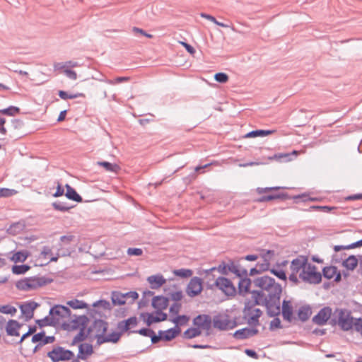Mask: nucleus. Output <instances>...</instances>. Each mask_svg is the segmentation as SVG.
I'll list each match as a JSON object with an SVG mask.
<instances>
[{
    "label": "nucleus",
    "mask_w": 362,
    "mask_h": 362,
    "mask_svg": "<svg viewBox=\"0 0 362 362\" xmlns=\"http://www.w3.org/2000/svg\"><path fill=\"white\" fill-rule=\"evenodd\" d=\"M254 285L260 289L252 293L255 305L265 306L270 316L278 315L281 312V285L268 276L257 278L254 280Z\"/></svg>",
    "instance_id": "nucleus-1"
},
{
    "label": "nucleus",
    "mask_w": 362,
    "mask_h": 362,
    "mask_svg": "<svg viewBox=\"0 0 362 362\" xmlns=\"http://www.w3.org/2000/svg\"><path fill=\"white\" fill-rule=\"evenodd\" d=\"M290 269L289 280L296 284L298 282V278L303 281L313 284L321 282V273L315 265L308 262V259L305 256H298L293 259L291 262Z\"/></svg>",
    "instance_id": "nucleus-2"
},
{
    "label": "nucleus",
    "mask_w": 362,
    "mask_h": 362,
    "mask_svg": "<svg viewBox=\"0 0 362 362\" xmlns=\"http://www.w3.org/2000/svg\"><path fill=\"white\" fill-rule=\"evenodd\" d=\"M108 323L103 320H95L91 325L86 329V338L89 337L96 340L98 345L105 343H116L119 341L121 334L117 332L107 333Z\"/></svg>",
    "instance_id": "nucleus-3"
},
{
    "label": "nucleus",
    "mask_w": 362,
    "mask_h": 362,
    "mask_svg": "<svg viewBox=\"0 0 362 362\" xmlns=\"http://www.w3.org/2000/svg\"><path fill=\"white\" fill-rule=\"evenodd\" d=\"M90 322V319L86 315H75L71 313V317L63 327V330L74 332L79 330L78 333L74 337L72 344H76L86 339V329Z\"/></svg>",
    "instance_id": "nucleus-4"
},
{
    "label": "nucleus",
    "mask_w": 362,
    "mask_h": 362,
    "mask_svg": "<svg viewBox=\"0 0 362 362\" xmlns=\"http://www.w3.org/2000/svg\"><path fill=\"white\" fill-rule=\"evenodd\" d=\"M71 313L72 312L68 307L55 305L50 309L47 320L49 325L62 329L69 318L71 317Z\"/></svg>",
    "instance_id": "nucleus-5"
},
{
    "label": "nucleus",
    "mask_w": 362,
    "mask_h": 362,
    "mask_svg": "<svg viewBox=\"0 0 362 362\" xmlns=\"http://www.w3.org/2000/svg\"><path fill=\"white\" fill-rule=\"evenodd\" d=\"M358 318L354 317L347 309L337 308L334 312V320L342 330L349 331L356 328Z\"/></svg>",
    "instance_id": "nucleus-6"
},
{
    "label": "nucleus",
    "mask_w": 362,
    "mask_h": 362,
    "mask_svg": "<svg viewBox=\"0 0 362 362\" xmlns=\"http://www.w3.org/2000/svg\"><path fill=\"white\" fill-rule=\"evenodd\" d=\"M45 284V281L42 278L32 277L25 278L18 281L16 286L18 289L23 291H32L42 287Z\"/></svg>",
    "instance_id": "nucleus-7"
},
{
    "label": "nucleus",
    "mask_w": 362,
    "mask_h": 362,
    "mask_svg": "<svg viewBox=\"0 0 362 362\" xmlns=\"http://www.w3.org/2000/svg\"><path fill=\"white\" fill-rule=\"evenodd\" d=\"M112 309L111 304L105 300H98L93 304V309H88V313L92 317L100 316L103 317L107 312H110Z\"/></svg>",
    "instance_id": "nucleus-8"
},
{
    "label": "nucleus",
    "mask_w": 362,
    "mask_h": 362,
    "mask_svg": "<svg viewBox=\"0 0 362 362\" xmlns=\"http://www.w3.org/2000/svg\"><path fill=\"white\" fill-rule=\"evenodd\" d=\"M30 337V334L26 333L23 335L21 341V351L25 357L30 356L35 353L39 348V344H35L31 340L28 339Z\"/></svg>",
    "instance_id": "nucleus-9"
},
{
    "label": "nucleus",
    "mask_w": 362,
    "mask_h": 362,
    "mask_svg": "<svg viewBox=\"0 0 362 362\" xmlns=\"http://www.w3.org/2000/svg\"><path fill=\"white\" fill-rule=\"evenodd\" d=\"M214 327L220 330H226L233 327V322L229 320L227 315L220 314L215 316L213 319Z\"/></svg>",
    "instance_id": "nucleus-10"
},
{
    "label": "nucleus",
    "mask_w": 362,
    "mask_h": 362,
    "mask_svg": "<svg viewBox=\"0 0 362 362\" xmlns=\"http://www.w3.org/2000/svg\"><path fill=\"white\" fill-rule=\"evenodd\" d=\"M180 332V329L178 327L169 329L165 331H159L158 336L152 337V342L156 343L159 340L170 341L176 337Z\"/></svg>",
    "instance_id": "nucleus-11"
},
{
    "label": "nucleus",
    "mask_w": 362,
    "mask_h": 362,
    "mask_svg": "<svg viewBox=\"0 0 362 362\" xmlns=\"http://www.w3.org/2000/svg\"><path fill=\"white\" fill-rule=\"evenodd\" d=\"M215 285L226 295H233L235 293L233 284L227 278L218 277L215 281Z\"/></svg>",
    "instance_id": "nucleus-12"
},
{
    "label": "nucleus",
    "mask_w": 362,
    "mask_h": 362,
    "mask_svg": "<svg viewBox=\"0 0 362 362\" xmlns=\"http://www.w3.org/2000/svg\"><path fill=\"white\" fill-rule=\"evenodd\" d=\"M58 257H53L52 250L48 247H45L39 255L36 264L43 266L47 264L50 262H56Z\"/></svg>",
    "instance_id": "nucleus-13"
},
{
    "label": "nucleus",
    "mask_w": 362,
    "mask_h": 362,
    "mask_svg": "<svg viewBox=\"0 0 362 362\" xmlns=\"http://www.w3.org/2000/svg\"><path fill=\"white\" fill-rule=\"evenodd\" d=\"M202 291V281L198 277L192 278L187 288V293L189 296H195Z\"/></svg>",
    "instance_id": "nucleus-14"
},
{
    "label": "nucleus",
    "mask_w": 362,
    "mask_h": 362,
    "mask_svg": "<svg viewBox=\"0 0 362 362\" xmlns=\"http://www.w3.org/2000/svg\"><path fill=\"white\" fill-rule=\"evenodd\" d=\"M332 310L329 307H325L321 309L318 313L313 317V322L317 325H325L330 318Z\"/></svg>",
    "instance_id": "nucleus-15"
},
{
    "label": "nucleus",
    "mask_w": 362,
    "mask_h": 362,
    "mask_svg": "<svg viewBox=\"0 0 362 362\" xmlns=\"http://www.w3.org/2000/svg\"><path fill=\"white\" fill-rule=\"evenodd\" d=\"M38 304L34 301H30L21 305V310L25 320H29L33 317L34 310L37 308Z\"/></svg>",
    "instance_id": "nucleus-16"
},
{
    "label": "nucleus",
    "mask_w": 362,
    "mask_h": 362,
    "mask_svg": "<svg viewBox=\"0 0 362 362\" xmlns=\"http://www.w3.org/2000/svg\"><path fill=\"white\" fill-rule=\"evenodd\" d=\"M48 355L53 361L56 362L69 359L72 354L69 351H65L59 348L52 350Z\"/></svg>",
    "instance_id": "nucleus-17"
},
{
    "label": "nucleus",
    "mask_w": 362,
    "mask_h": 362,
    "mask_svg": "<svg viewBox=\"0 0 362 362\" xmlns=\"http://www.w3.org/2000/svg\"><path fill=\"white\" fill-rule=\"evenodd\" d=\"M324 276L329 280L339 282L341 280V274L334 266L326 267L323 269Z\"/></svg>",
    "instance_id": "nucleus-18"
},
{
    "label": "nucleus",
    "mask_w": 362,
    "mask_h": 362,
    "mask_svg": "<svg viewBox=\"0 0 362 362\" xmlns=\"http://www.w3.org/2000/svg\"><path fill=\"white\" fill-rule=\"evenodd\" d=\"M194 325L201 330H208L211 325V317L208 315H199L194 320Z\"/></svg>",
    "instance_id": "nucleus-19"
},
{
    "label": "nucleus",
    "mask_w": 362,
    "mask_h": 362,
    "mask_svg": "<svg viewBox=\"0 0 362 362\" xmlns=\"http://www.w3.org/2000/svg\"><path fill=\"white\" fill-rule=\"evenodd\" d=\"M244 313L252 322H256L262 315V311L259 308H256L255 305H250V303L245 305Z\"/></svg>",
    "instance_id": "nucleus-20"
},
{
    "label": "nucleus",
    "mask_w": 362,
    "mask_h": 362,
    "mask_svg": "<svg viewBox=\"0 0 362 362\" xmlns=\"http://www.w3.org/2000/svg\"><path fill=\"white\" fill-rule=\"evenodd\" d=\"M146 322L148 325L164 321L167 318V315L163 311H159L158 310H156V311L153 313H146Z\"/></svg>",
    "instance_id": "nucleus-21"
},
{
    "label": "nucleus",
    "mask_w": 362,
    "mask_h": 362,
    "mask_svg": "<svg viewBox=\"0 0 362 362\" xmlns=\"http://www.w3.org/2000/svg\"><path fill=\"white\" fill-rule=\"evenodd\" d=\"M148 282L151 288H158L163 286L165 282V279L160 274L152 275L148 277Z\"/></svg>",
    "instance_id": "nucleus-22"
},
{
    "label": "nucleus",
    "mask_w": 362,
    "mask_h": 362,
    "mask_svg": "<svg viewBox=\"0 0 362 362\" xmlns=\"http://www.w3.org/2000/svg\"><path fill=\"white\" fill-rule=\"evenodd\" d=\"M168 305V300L163 296H156L152 300V306L159 311L165 310Z\"/></svg>",
    "instance_id": "nucleus-23"
},
{
    "label": "nucleus",
    "mask_w": 362,
    "mask_h": 362,
    "mask_svg": "<svg viewBox=\"0 0 362 362\" xmlns=\"http://www.w3.org/2000/svg\"><path fill=\"white\" fill-rule=\"evenodd\" d=\"M66 305L74 310H88L89 305L83 300L76 298L68 300Z\"/></svg>",
    "instance_id": "nucleus-24"
},
{
    "label": "nucleus",
    "mask_w": 362,
    "mask_h": 362,
    "mask_svg": "<svg viewBox=\"0 0 362 362\" xmlns=\"http://www.w3.org/2000/svg\"><path fill=\"white\" fill-rule=\"evenodd\" d=\"M282 315L286 320L290 321L293 317V307L291 301L284 300L282 303Z\"/></svg>",
    "instance_id": "nucleus-25"
},
{
    "label": "nucleus",
    "mask_w": 362,
    "mask_h": 362,
    "mask_svg": "<svg viewBox=\"0 0 362 362\" xmlns=\"http://www.w3.org/2000/svg\"><path fill=\"white\" fill-rule=\"evenodd\" d=\"M137 324V319L135 317H130L127 320L122 321L118 324V329L121 332H126L132 327H134Z\"/></svg>",
    "instance_id": "nucleus-26"
},
{
    "label": "nucleus",
    "mask_w": 362,
    "mask_h": 362,
    "mask_svg": "<svg viewBox=\"0 0 362 362\" xmlns=\"http://www.w3.org/2000/svg\"><path fill=\"white\" fill-rule=\"evenodd\" d=\"M98 165L103 167L107 172L118 173L121 168L117 163H112L107 161H99L97 163Z\"/></svg>",
    "instance_id": "nucleus-27"
},
{
    "label": "nucleus",
    "mask_w": 362,
    "mask_h": 362,
    "mask_svg": "<svg viewBox=\"0 0 362 362\" xmlns=\"http://www.w3.org/2000/svg\"><path fill=\"white\" fill-rule=\"evenodd\" d=\"M79 357L85 359L88 356H90L93 352V346L88 343L81 344L79 347Z\"/></svg>",
    "instance_id": "nucleus-28"
},
{
    "label": "nucleus",
    "mask_w": 362,
    "mask_h": 362,
    "mask_svg": "<svg viewBox=\"0 0 362 362\" xmlns=\"http://www.w3.org/2000/svg\"><path fill=\"white\" fill-rule=\"evenodd\" d=\"M30 252L28 250L18 251L13 253L10 257L11 261L14 263L23 262L29 257Z\"/></svg>",
    "instance_id": "nucleus-29"
},
{
    "label": "nucleus",
    "mask_w": 362,
    "mask_h": 362,
    "mask_svg": "<svg viewBox=\"0 0 362 362\" xmlns=\"http://www.w3.org/2000/svg\"><path fill=\"white\" fill-rule=\"evenodd\" d=\"M6 332L8 334L11 336H18V330L20 329L19 323L16 320H10L6 325Z\"/></svg>",
    "instance_id": "nucleus-30"
},
{
    "label": "nucleus",
    "mask_w": 362,
    "mask_h": 362,
    "mask_svg": "<svg viewBox=\"0 0 362 362\" xmlns=\"http://www.w3.org/2000/svg\"><path fill=\"white\" fill-rule=\"evenodd\" d=\"M66 197L73 201L77 202H81L82 198L76 192V190L72 188L70 185H66Z\"/></svg>",
    "instance_id": "nucleus-31"
},
{
    "label": "nucleus",
    "mask_w": 362,
    "mask_h": 362,
    "mask_svg": "<svg viewBox=\"0 0 362 362\" xmlns=\"http://www.w3.org/2000/svg\"><path fill=\"white\" fill-rule=\"evenodd\" d=\"M275 130H255L252 131L250 132H248L246 134L243 138L247 139V138H253L257 136H265L270 134H272L275 132Z\"/></svg>",
    "instance_id": "nucleus-32"
},
{
    "label": "nucleus",
    "mask_w": 362,
    "mask_h": 362,
    "mask_svg": "<svg viewBox=\"0 0 362 362\" xmlns=\"http://www.w3.org/2000/svg\"><path fill=\"white\" fill-rule=\"evenodd\" d=\"M358 262L357 258L354 255H350L343 262L342 265L346 269L352 271L357 267Z\"/></svg>",
    "instance_id": "nucleus-33"
},
{
    "label": "nucleus",
    "mask_w": 362,
    "mask_h": 362,
    "mask_svg": "<svg viewBox=\"0 0 362 362\" xmlns=\"http://www.w3.org/2000/svg\"><path fill=\"white\" fill-rule=\"evenodd\" d=\"M31 341L35 344H39V347L49 343L48 338L45 337L44 333H37L32 336Z\"/></svg>",
    "instance_id": "nucleus-34"
},
{
    "label": "nucleus",
    "mask_w": 362,
    "mask_h": 362,
    "mask_svg": "<svg viewBox=\"0 0 362 362\" xmlns=\"http://www.w3.org/2000/svg\"><path fill=\"white\" fill-rule=\"evenodd\" d=\"M259 256L260 258L263 259L264 262L270 264V262L274 258L275 252L274 250H261Z\"/></svg>",
    "instance_id": "nucleus-35"
},
{
    "label": "nucleus",
    "mask_w": 362,
    "mask_h": 362,
    "mask_svg": "<svg viewBox=\"0 0 362 362\" xmlns=\"http://www.w3.org/2000/svg\"><path fill=\"white\" fill-rule=\"evenodd\" d=\"M362 246V239L356 241L352 244L348 245H335L334 247V250L335 252H339L341 250H351L356 247H360Z\"/></svg>",
    "instance_id": "nucleus-36"
},
{
    "label": "nucleus",
    "mask_w": 362,
    "mask_h": 362,
    "mask_svg": "<svg viewBox=\"0 0 362 362\" xmlns=\"http://www.w3.org/2000/svg\"><path fill=\"white\" fill-rule=\"evenodd\" d=\"M256 331H253L250 329H243L241 330L236 331L235 333V337L238 339H243L251 337L256 334Z\"/></svg>",
    "instance_id": "nucleus-37"
},
{
    "label": "nucleus",
    "mask_w": 362,
    "mask_h": 362,
    "mask_svg": "<svg viewBox=\"0 0 362 362\" xmlns=\"http://www.w3.org/2000/svg\"><path fill=\"white\" fill-rule=\"evenodd\" d=\"M127 298L124 294L113 293L112 296V303L115 305H122L127 303Z\"/></svg>",
    "instance_id": "nucleus-38"
},
{
    "label": "nucleus",
    "mask_w": 362,
    "mask_h": 362,
    "mask_svg": "<svg viewBox=\"0 0 362 362\" xmlns=\"http://www.w3.org/2000/svg\"><path fill=\"white\" fill-rule=\"evenodd\" d=\"M251 285V281L250 279L245 278L240 279L239 282V290L240 293H247Z\"/></svg>",
    "instance_id": "nucleus-39"
},
{
    "label": "nucleus",
    "mask_w": 362,
    "mask_h": 362,
    "mask_svg": "<svg viewBox=\"0 0 362 362\" xmlns=\"http://www.w3.org/2000/svg\"><path fill=\"white\" fill-rule=\"evenodd\" d=\"M20 112V109L17 107L11 106L8 108H5L0 110V115H8V116H15Z\"/></svg>",
    "instance_id": "nucleus-40"
},
{
    "label": "nucleus",
    "mask_w": 362,
    "mask_h": 362,
    "mask_svg": "<svg viewBox=\"0 0 362 362\" xmlns=\"http://www.w3.org/2000/svg\"><path fill=\"white\" fill-rule=\"evenodd\" d=\"M58 94H59V96L63 100L74 99V98H76L78 97H84L85 96L84 94L81 93L69 94L64 90H59Z\"/></svg>",
    "instance_id": "nucleus-41"
},
{
    "label": "nucleus",
    "mask_w": 362,
    "mask_h": 362,
    "mask_svg": "<svg viewBox=\"0 0 362 362\" xmlns=\"http://www.w3.org/2000/svg\"><path fill=\"white\" fill-rule=\"evenodd\" d=\"M227 264L228 270L229 272L233 273L238 276H240L242 273L239 269V267L233 261L229 260Z\"/></svg>",
    "instance_id": "nucleus-42"
},
{
    "label": "nucleus",
    "mask_w": 362,
    "mask_h": 362,
    "mask_svg": "<svg viewBox=\"0 0 362 362\" xmlns=\"http://www.w3.org/2000/svg\"><path fill=\"white\" fill-rule=\"evenodd\" d=\"M285 197H286V195L284 194L267 195V196H263V197H260L259 199H258L257 200V202H269V201H272L274 199H282V198H284Z\"/></svg>",
    "instance_id": "nucleus-43"
},
{
    "label": "nucleus",
    "mask_w": 362,
    "mask_h": 362,
    "mask_svg": "<svg viewBox=\"0 0 362 362\" xmlns=\"http://www.w3.org/2000/svg\"><path fill=\"white\" fill-rule=\"evenodd\" d=\"M311 315V310L309 308L303 307L301 308L298 313V317L305 321L309 318Z\"/></svg>",
    "instance_id": "nucleus-44"
},
{
    "label": "nucleus",
    "mask_w": 362,
    "mask_h": 362,
    "mask_svg": "<svg viewBox=\"0 0 362 362\" xmlns=\"http://www.w3.org/2000/svg\"><path fill=\"white\" fill-rule=\"evenodd\" d=\"M173 274L182 278H188L193 274V272L188 269H180L173 271Z\"/></svg>",
    "instance_id": "nucleus-45"
},
{
    "label": "nucleus",
    "mask_w": 362,
    "mask_h": 362,
    "mask_svg": "<svg viewBox=\"0 0 362 362\" xmlns=\"http://www.w3.org/2000/svg\"><path fill=\"white\" fill-rule=\"evenodd\" d=\"M18 192L13 189L9 188H0V198H6L10 197L13 195H16Z\"/></svg>",
    "instance_id": "nucleus-46"
},
{
    "label": "nucleus",
    "mask_w": 362,
    "mask_h": 362,
    "mask_svg": "<svg viewBox=\"0 0 362 362\" xmlns=\"http://www.w3.org/2000/svg\"><path fill=\"white\" fill-rule=\"evenodd\" d=\"M189 320V317L186 315H178L172 320V322L175 324V327L179 325H186Z\"/></svg>",
    "instance_id": "nucleus-47"
},
{
    "label": "nucleus",
    "mask_w": 362,
    "mask_h": 362,
    "mask_svg": "<svg viewBox=\"0 0 362 362\" xmlns=\"http://www.w3.org/2000/svg\"><path fill=\"white\" fill-rule=\"evenodd\" d=\"M30 267L25 264L15 265L12 267V272L15 274H23L30 269Z\"/></svg>",
    "instance_id": "nucleus-48"
},
{
    "label": "nucleus",
    "mask_w": 362,
    "mask_h": 362,
    "mask_svg": "<svg viewBox=\"0 0 362 362\" xmlns=\"http://www.w3.org/2000/svg\"><path fill=\"white\" fill-rule=\"evenodd\" d=\"M201 332H202V330L199 328H198L197 327H192V328H189L187 331H185V335L186 336V337L191 339V338H194V337H196L200 335Z\"/></svg>",
    "instance_id": "nucleus-49"
},
{
    "label": "nucleus",
    "mask_w": 362,
    "mask_h": 362,
    "mask_svg": "<svg viewBox=\"0 0 362 362\" xmlns=\"http://www.w3.org/2000/svg\"><path fill=\"white\" fill-rule=\"evenodd\" d=\"M211 271L217 270L221 274L227 275L229 273L226 262H221L217 267H213Z\"/></svg>",
    "instance_id": "nucleus-50"
},
{
    "label": "nucleus",
    "mask_w": 362,
    "mask_h": 362,
    "mask_svg": "<svg viewBox=\"0 0 362 362\" xmlns=\"http://www.w3.org/2000/svg\"><path fill=\"white\" fill-rule=\"evenodd\" d=\"M280 189H286V187H264V188L258 187V188H257L256 192L259 194H264V193H267L269 192L279 190Z\"/></svg>",
    "instance_id": "nucleus-51"
},
{
    "label": "nucleus",
    "mask_w": 362,
    "mask_h": 362,
    "mask_svg": "<svg viewBox=\"0 0 362 362\" xmlns=\"http://www.w3.org/2000/svg\"><path fill=\"white\" fill-rule=\"evenodd\" d=\"M290 156L291 154L289 153H277L274 155L273 156L269 157L268 159L270 160H275L278 161H281L283 159L291 160Z\"/></svg>",
    "instance_id": "nucleus-52"
},
{
    "label": "nucleus",
    "mask_w": 362,
    "mask_h": 362,
    "mask_svg": "<svg viewBox=\"0 0 362 362\" xmlns=\"http://www.w3.org/2000/svg\"><path fill=\"white\" fill-rule=\"evenodd\" d=\"M201 16L202 18H206V19H207V20L214 23L215 24H216L217 25H219L221 27H223V28H228V25H226V24H224L223 23L217 21L216 19L214 16H212L211 15L202 13H201Z\"/></svg>",
    "instance_id": "nucleus-53"
},
{
    "label": "nucleus",
    "mask_w": 362,
    "mask_h": 362,
    "mask_svg": "<svg viewBox=\"0 0 362 362\" xmlns=\"http://www.w3.org/2000/svg\"><path fill=\"white\" fill-rule=\"evenodd\" d=\"M0 312L5 314L13 315L16 313V309L11 305L0 306Z\"/></svg>",
    "instance_id": "nucleus-54"
},
{
    "label": "nucleus",
    "mask_w": 362,
    "mask_h": 362,
    "mask_svg": "<svg viewBox=\"0 0 362 362\" xmlns=\"http://www.w3.org/2000/svg\"><path fill=\"white\" fill-rule=\"evenodd\" d=\"M271 272L281 280H286V274L285 272L281 269H272L270 270Z\"/></svg>",
    "instance_id": "nucleus-55"
},
{
    "label": "nucleus",
    "mask_w": 362,
    "mask_h": 362,
    "mask_svg": "<svg viewBox=\"0 0 362 362\" xmlns=\"http://www.w3.org/2000/svg\"><path fill=\"white\" fill-rule=\"evenodd\" d=\"M214 78L219 83H226L228 81V76L225 73H217L214 76Z\"/></svg>",
    "instance_id": "nucleus-56"
},
{
    "label": "nucleus",
    "mask_w": 362,
    "mask_h": 362,
    "mask_svg": "<svg viewBox=\"0 0 362 362\" xmlns=\"http://www.w3.org/2000/svg\"><path fill=\"white\" fill-rule=\"evenodd\" d=\"M130 80V77L122 76L117 77L115 79L109 80L107 83L111 85H115L119 83L127 82Z\"/></svg>",
    "instance_id": "nucleus-57"
},
{
    "label": "nucleus",
    "mask_w": 362,
    "mask_h": 362,
    "mask_svg": "<svg viewBox=\"0 0 362 362\" xmlns=\"http://www.w3.org/2000/svg\"><path fill=\"white\" fill-rule=\"evenodd\" d=\"M53 207L58 211H66L71 209V207L67 206L66 205L61 203V202H54L52 204Z\"/></svg>",
    "instance_id": "nucleus-58"
},
{
    "label": "nucleus",
    "mask_w": 362,
    "mask_h": 362,
    "mask_svg": "<svg viewBox=\"0 0 362 362\" xmlns=\"http://www.w3.org/2000/svg\"><path fill=\"white\" fill-rule=\"evenodd\" d=\"M127 254L129 256H141L143 254V250L140 248H129Z\"/></svg>",
    "instance_id": "nucleus-59"
},
{
    "label": "nucleus",
    "mask_w": 362,
    "mask_h": 362,
    "mask_svg": "<svg viewBox=\"0 0 362 362\" xmlns=\"http://www.w3.org/2000/svg\"><path fill=\"white\" fill-rule=\"evenodd\" d=\"M6 119L3 116L0 115V134L2 135H6L7 133V129L5 127Z\"/></svg>",
    "instance_id": "nucleus-60"
},
{
    "label": "nucleus",
    "mask_w": 362,
    "mask_h": 362,
    "mask_svg": "<svg viewBox=\"0 0 362 362\" xmlns=\"http://www.w3.org/2000/svg\"><path fill=\"white\" fill-rule=\"evenodd\" d=\"M180 308L181 304L175 303L170 308V313L172 315H177L180 310Z\"/></svg>",
    "instance_id": "nucleus-61"
},
{
    "label": "nucleus",
    "mask_w": 362,
    "mask_h": 362,
    "mask_svg": "<svg viewBox=\"0 0 362 362\" xmlns=\"http://www.w3.org/2000/svg\"><path fill=\"white\" fill-rule=\"evenodd\" d=\"M179 43L180 45H182L189 54H194L195 53L194 48L192 46H191L190 45L187 44V42H182V41H180Z\"/></svg>",
    "instance_id": "nucleus-62"
},
{
    "label": "nucleus",
    "mask_w": 362,
    "mask_h": 362,
    "mask_svg": "<svg viewBox=\"0 0 362 362\" xmlns=\"http://www.w3.org/2000/svg\"><path fill=\"white\" fill-rule=\"evenodd\" d=\"M64 188L62 187L60 183H57V187L55 193L53 194L54 197H59L64 194Z\"/></svg>",
    "instance_id": "nucleus-63"
},
{
    "label": "nucleus",
    "mask_w": 362,
    "mask_h": 362,
    "mask_svg": "<svg viewBox=\"0 0 362 362\" xmlns=\"http://www.w3.org/2000/svg\"><path fill=\"white\" fill-rule=\"evenodd\" d=\"M67 77L72 80H76L77 78V74L76 71H72L71 69H66L64 73Z\"/></svg>",
    "instance_id": "nucleus-64"
}]
</instances>
